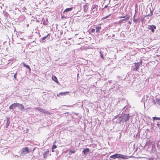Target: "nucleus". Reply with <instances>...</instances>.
<instances>
[{
    "instance_id": "1",
    "label": "nucleus",
    "mask_w": 160,
    "mask_h": 160,
    "mask_svg": "<svg viewBox=\"0 0 160 160\" xmlns=\"http://www.w3.org/2000/svg\"><path fill=\"white\" fill-rule=\"evenodd\" d=\"M110 158L115 159L116 158H121L123 159H128L129 157L128 156H125L122 154L117 153L115 154L111 155L110 156Z\"/></svg>"
},
{
    "instance_id": "2",
    "label": "nucleus",
    "mask_w": 160,
    "mask_h": 160,
    "mask_svg": "<svg viewBox=\"0 0 160 160\" xmlns=\"http://www.w3.org/2000/svg\"><path fill=\"white\" fill-rule=\"evenodd\" d=\"M18 107H20L22 109H24V106L22 104L19 103H14L11 105L9 107V108L11 109H12L14 108Z\"/></svg>"
},
{
    "instance_id": "3",
    "label": "nucleus",
    "mask_w": 160,
    "mask_h": 160,
    "mask_svg": "<svg viewBox=\"0 0 160 160\" xmlns=\"http://www.w3.org/2000/svg\"><path fill=\"white\" fill-rule=\"evenodd\" d=\"M29 152V148L28 147H27L22 148L21 152V153L22 154L24 155L28 153Z\"/></svg>"
},
{
    "instance_id": "4",
    "label": "nucleus",
    "mask_w": 160,
    "mask_h": 160,
    "mask_svg": "<svg viewBox=\"0 0 160 160\" xmlns=\"http://www.w3.org/2000/svg\"><path fill=\"white\" fill-rule=\"evenodd\" d=\"M134 64L135 67L133 68L132 70L134 71H137L139 68L140 63L139 62H135Z\"/></svg>"
},
{
    "instance_id": "5",
    "label": "nucleus",
    "mask_w": 160,
    "mask_h": 160,
    "mask_svg": "<svg viewBox=\"0 0 160 160\" xmlns=\"http://www.w3.org/2000/svg\"><path fill=\"white\" fill-rule=\"evenodd\" d=\"M149 29L151 30L152 32H154V29L156 28V26L153 25H150L148 26V27Z\"/></svg>"
},
{
    "instance_id": "6",
    "label": "nucleus",
    "mask_w": 160,
    "mask_h": 160,
    "mask_svg": "<svg viewBox=\"0 0 160 160\" xmlns=\"http://www.w3.org/2000/svg\"><path fill=\"white\" fill-rule=\"evenodd\" d=\"M125 17H126V18H125L122 19V21H127V20H128L130 18V16L129 15H127L126 16H124L123 17H122V16L120 17H119V18H124Z\"/></svg>"
},
{
    "instance_id": "7",
    "label": "nucleus",
    "mask_w": 160,
    "mask_h": 160,
    "mask_svg": "<svg viewBox=\"0 0 160 160\" xmlns=\"http://www.w3.org/2000/svg\"><path fill=\"white\" fill-rule=\"evenodd\" d=\"M49 152L48 149L45 152H44V153L43 154V157L44 158H47L48 155L49 153Z\"/></svg>"
},
{
    "instance_id": "8",
    "label": "nucleus",
    "mask_w": 160,
    "mask_h": 160,
    "mask_svg": "<svg viewBox=\"0 0 160 160\" xmlns=\"http://www.w3.org/2000/svg\"><path fill=\"white\" fill-rule=\"evenodd\" d=\"M90 151V150L88 148L84 149L82 151V152L84 153L85 155H86L87 153L88 152Z\"/></svg>"
},
{
    "instance_id": "9",
    "label": "nucleus",
    "mask_w": 160,
    "mask_h": 160,
    "mask_svg": "<svg viewBox=\"0 0 160 160\" xmlns=\"http://www.w3.org/2000/svg\"><path fill=\"white\" fill-rule=\"evenodd\" d=\"M69 93V92H61L59 93V95L64 96L68 94Z\"/></svg>"
},
{
    "instance_id": "10",
    "label": "nucleus",
    "mask_w": 160,
    "mask_h": 160,
    "mask_svg": "<svg viewBox=\"0 0 160 160\" xmlns=\"http://www.w3.org/2000/svg\"><path fill=\"white\" fill-rule=\"evenodd\" d=\"M36 109L43 113H45V112L46 111L45 110L42 108H36Z\"/></svg>"
},
{
    "instance_id": "11",
    "label": "nucleus",
    "mask_w": 160,
    "mask_h": 160,
    "mask_svg": "<svg viewBox=\"0 0 160 160\" xmlns=\"http://www.w3.org/2000/svg\"><path fill=\"white\" fill-rule=\"evenodd\" d=\"M52 79L55 82L58 83H59V82L58 80V78L56 76H53L52 78Z\"/></svg>"
},
{
    "instance_id": "12",
    "label": "nucleus",
    "mask_w": 160,
    "mask_h": 160,
    "mask_svg": "<svg viewBox=\"0 0 160 160\" xmlns=\"http://www.w3.org/2000/svg\"><path fill=\"white\" fill-rule=\"evenodd\" d=\"M130 116L128 114H126L125 115V121H127L129 120L130 118Z\"/></svg>"
},
{
    "instance_id": "13",
    "label": "nucleus",
    "mask_w": 160,
    "mask_h": 160,
    "mask_svg": "<svg viewBox=\"0 0 160 160\" xmlns=\"http://www.w3.org/2000/svg\"><path fill=\"white\" fill-rule=\"evenodd\" d=\"M96 28V32L97 33H99L100 32V30L101 29V27L100 26L97 27Z\"/></svg>"
},
{
    "instance_id": "14",
    "label": "nucleus",
    "mask_w": 160,
    "mask_h": 160,
    "mask_svg": "<svg viewBox=\"0 0 160 160\" xmlns=\"http://www.w3.org/2000/svg\"><path fill=\"white\" fill-rule=\"evenodd\" d=\"M23 66L26 68H27L29 70V71L30 72L31 70V68H30V67L28 65H26V64L24 63H23Z\"/></svg>"
},
{
    "instance_id": "15",
    "label": "nucleus",
    "mask_w": 160,
    "mask_h": 160,
    "mask_svg": "<svg viewBox=\"0 0 160 160\" xmlns=\"http://www.w3.org/2000/svg\"><path fill=\"white\" fill-rule=\"evenodd\" d=\"M75 152V151L74 150H70L68 153L69 155H71L72 153H74Z\"/></svg>"
},
{
    "instance_id": "16",
    "label": "nucleus",
    "mask_w": 160,
    "mask_h": 160,
    "mask_svg": "<svg viewBox=\"0 0 160 160\" xmlns=\"http://www.w3.org/2000/svg\"><path fill=\"white\" fill-rule=\"evenodd\" d=\"M72 9V7L71 8H66L64 11V12H68L71 11Z\"/></svg>"
},
{
    "instance_id": "17",
    "label": "nucleus",
    "mask_w": 160,
    "mask_h": 160,
    "mask_svg": "<svg viewBox=\"0 0 160 160\" xmlns=\"http://www.w3.org/2000/svg\"><path fill=\"white\" fill-rule=\"evenodd\" d=\"M57 148V146L55 144H54V143H53L52 147V152H54V150H53V149L56 148Z\"/></svg>"
},
{
    "instance_id": "18",
    "label": "nucleus",
    "mask_w": 160,
    "mask_h": 160,
    "mask_svg": "<svg viewBox=\"0 0 160 160\" xmlns=\"http://www.w3.org/2000/svg\"><path fill=\"white\" fill-rule=\"evenodd\" d=\"M152 118L153 120H160V118L159 117H153Z\"/></svg>"
},
{
    "instance_id": "19",
    "label": "nucleus",
    "mask_w": 160,
    "mask_h": 160,
    "mask_svg": "<svg viewBox=\"0 0 160 160\" xmlns=\"http://www.w3.org/2000/svg\"><path fill=\"white\" fill-rule=\"evenodd\" d=\"M49 35V34H47V35H46V36H45L44 37H42L41 38L42 40H45Z\"/></svg>"
},
{
    "instance_id": "20",
    "label": "nucleus",
    "mask_w": 160,
    "mask_h": 160,
    "mask_svg": "<svg viewBox=\"0 0 160 160\" xmlns=\"http://www.w3.org/2000/svg\"><path fill=\"white\" fill-rule=\"evenodd\" d=\"M84 9L85 10V12H86L88 10V7L86 5L84 6Z\"/></svg>"
},
{
    "instance_id": "21",
    "label": "nucleus",
    "mask_w": 160,
    "mask_h": 160,
    "mask_svg": "<svg viewBox=\"0 0 160 160\" xmlns=\"http://www.w3.org/2000/svg\"><path fill=\"white\" fill-rule=\"evenodd\" d=\"M153 14V11H150V13L148 14L147 15H146L147 16H152Z\"/></svg>"
},
{
    "instance_id": "22",
    "label": "nucleus",
    "mask_w": 160,
    "mask_h": 160,
    "mask_svg": "<svg viewBox=\"0 0 160 160\" xmlns=\"http://www.w3.org/2000/svg\"><path fill=\"white\" fill-rule=\"evenodd\" d=\"M45 113L47 114L48 115H50L52 114V113H51L48 111H46Z\"/></svg>"
},
{
    "instance_id": "23",
    "label": "nucleus",
    "mask_w": 160,
    "mask_h": 160,
    "mask_svg": "<svg viewBox=\"0 0 160 160\" xmlns=\"http://www.w3.org/2000/svg\"><path fill=\"white\" fill-rule=\"evenodd\" d=\"M96 5H93L92 6V10H93V9H95L96 8Z\"/></svg>"
},
{
    "instance_id": "24",
    "label": "nucleus",
    "mask_w": 160,
    "mask_h": 160,
    "mask_svg": "<svg viewBox=\"0 0 160 160\" xmlns=\"http://www.w3.org/2000/svg\"><path fill=\"white\" fill-rule=\"evenodd\" d=\"M111 15V14H110L109 15H108V16H105V17L103 18H102V19H106L107 18H108L109 16H110Z\"/></svg>"
},
{
    "instance_id": "25",
    "label": "nucleus",
    "mask_w": 160,
    "mask_h": 160,
    "mask_svg": "<svg viewBox=\"0 0 160 160\" xmlns=\"http://www.w3.org/2000/svg\"><path fill=\"white\" fill-rule=\"evenodd\" d=\"M100 54L101 57L103 59L104 58L102 54L101 53V52H100Z\"/></svg>"
},
{
    "instance_id": "26",
    "label": "nucleus",
    "mask_w": 160,
    "mask_h": 160,
    "mask_svg": "<svg viewBox=\"0 0 160 160\" xmlns=\"http://www.w3.org/2000/svg\"><path fill=\"white\" fill-rule=\"evenodd\" d=\"M17 73H16L14 74V77L15 80L17 79Z\"/></svg>"
},
{
    "instance_id": "27",
    "label": "nucleus",
    "mask_w": 160,
    "mask_h": 160,
    "mask_svg": "<svg viewBox=\"0 0 160 160\" xmlns=\"http://www.w3.org/2000/svg\"><path fill=\"white\" fill-rule=\"evenodd\" d=\"M95 31V29H92L91 30V32H94Z\"/></svg>"
},
{
    "instance_id": "28",
    "label": "nucleus",
    "mask_w": 160,
    "mask_h": 160,
    "mask_svg": "<svg viewBox=\"0 0 160 160\" xmlns=\"http://www.w3.org/2000/svg\"><path fill=\"white\" fill-rule=\"evenodd\" d=\"M137 19H134L133 21L134 22H137Z\"/></svg>"
},
{
    "instance_id": "29",
    "label": "nucleus",
    "mask_w": 160,
    "mask_h": 160,
    "mask_svg": "<svg viewBox=\"0 0 160 160\" xmlns=\"http://www.w3.org/2000/svg\"><path fill=\"white\" fill-rule=\"evenodd\" d=\"M157 125L158 127H160V124H158V123L157 124Z\"/></svg>"
},
{
    "instance_id": "30",
    "label": "nucleus",
    "mask_w": 160,
    "mask_h": 160,
    "mask_svg": "<svg viewBox=\"0 0 160 160\" xmlns=\"http://www.w3.org/2000/svg\"><path fill=\"white\" fill-rule=\"evenodd\" d=\"M119 22L120 23H122V19L120 20L119 21Z\"/></svg>"
},
{
    "instance_id": "31",
    "label": "nucleus",
    "mask_w": 160,
    "mask_h": 160,
    "mask_svg": "<svg viewBox=\"0 0 160 160\" xmlns=\"http://www.w3.org/2000/svg\"><path fill=\"white\" fill-rule=\"evenodd\" d=\"M107 5H105L104 6V8L103 9H104L105 8H107Z\"/></svg>"
},
{
    "instance_id": "32",
    "label": "nucleus",
    "mask_w": 160,
    "mask_h": 160,
    "mask_svg": "<svg viewBox=\"0 0 160 160\" xmlns=\"http://www.w3.org/2000/svg\"><path fill=\"white\" fill-rule=\"evenodd\" d=\"M141 61H140V63L142 65V60H140Z\"/></svg>"
},
{
    "instance_id": "33",
    "label": "nucleus",
    "mask_w": 160,
    "mask_h": 160,
    "mask_svg": "<svg viewBox=\"0 0 160 160\" xmlns=\"http://www.w3.org/2000/svg\"><path fill=\"white\" fill-rule=\"evenodd\" d=\"M56 143V140L53 143L54 144Z\"/></svg>"
},
{
    "instance_id": "34",
    "label": "nucleus",
    "mask_w": 160,
    "mask_h": 160,
    "mask_svg": "<svg viewBox=\"0 0 160 160\" xmlns=\"http://www.w3.org/2000/svg\"><path fill=\"white\" fill-rule=\"evenodd\" d=\"M31 108H27V109H30Z\"/></svg>"
},
{
    "instance_id": "35",
    "label": "nucleus",
    "mask_w": 160,
    "mask_h": 160,
    "mask_svg": "<svg viewBox=\"0 0 160 160\" xmlns=\"http://www.w3.org/2000/svg\"><path fill=\"white\" fill-rule=\"evenodd\" d=\"M35 148L33 149V151H34V150H35Z\"/></svg>"
},
{
    "instance_id": "36",
    "label": "nucleus",
    "mask_w": 160,
    "mask_h": 160,
    "mask_svg": "<svg viewBox=\"0 0 160 160\" xmlns=\"http://www.w3.org/2000/svg\"><path fill=\"white\" fill-rule=\"evenodd\" d=\"M43 24L46 25V24L45 23V22H43Z\"/></svg>"
},
{
    "instance_id": "37",
    "label": "nucleus",
    "mask_w": 160,
    "mask_h": 160,
    "mask_svg": "<svg viewBox=\"0 0 160 160\" xmlns=\"http://www.w3.org/2000/svg\"><path fill=\"white\" fill-rule=\"evenodd\" d=\"M129 23L130 24H131V23L130 22V21H129Z\"/></svg>"
},
{
    "instance_id": "38",
    "label": "nucleus",
    "mask_w": 160,
    "mask_h": 160,
    "mask_svg": "<svg viewBox=\"0 0 160 160\" xmlns=\"http://www.w3.org/2000/svg\"><path fill=\"white\" fill-rule=\"evenodd\" d=\"M8 125H9V124H7V126H8Z\"/></svg>"
},
{
    "instance_id": "39",
    "label": "nucleus",
    "mask_w": 160,
    "mask_h": 160,
    "mask_svg": "<svg viewBox=\"0 0 160 160\" xmlns=\"http://www.w3.org/2000/svg\"><path fill=\"white\" fill-rule=\"evenodd\" d=\"M8 125H9V124H7V126H8Z\"/></svg>"
},
{
    "instance_id": "40",
    "label": "nucleus",
    "mask_w": 160,
    "mask_h": 160,
    "mask_svg": "<svg viewBox=\"0 0 160 160\" xmlns=\"http://www.w3.org/2000/svg\"><path fill=\"white\" fill-rule=\"evenodd\" d=\"M8 125H9V124H7V126H8Z\"/></svg>"
}]
</instances>
